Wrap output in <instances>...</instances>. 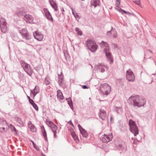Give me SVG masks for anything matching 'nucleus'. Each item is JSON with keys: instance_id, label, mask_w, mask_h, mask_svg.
I'll return each mask as SVG.
<instances>
[{"instance_id": "obj_37", "label": "nucleus", "mask_w": 156, "mask_h": 156, "mask_svg": "<svg viewBox=\"0 0 156 156\" xmlns=\"http://www.w3.org/2000/svg\"><path fill=\"white\" fill-rule=\"evenodd\" d=\"M112 47L113 48H117L118 47V45L117 44L114 43H112L111 44Z\"/></svg>"}, {"instance_id": "obj_6", "label": "nucleus", "mask_w": 156, "mask_h": 156, "mask_svg": "<svg viewBox=\"0 0 156 156\" xmlns=\"http://www.w3.org/2000/svg\"><path fill=\"white\" fill-rule=\"evenodd\" d=\"M130 127V131L135 136H136L138 134V129L136 125L135 122L130 119L129 122Z\"/></svg>"}, {"instance_id": "obj_45", "label": "nucleus", "mask_w": 156, "mask_h": 156, "mask_svg": "<svg viewBox=\"0 0 156 156\" xmlns=\"http://www.w3.org/2000/svg\"><path fill=\"white\" fill-rule=\"evenodd\" d=\"M71 135H72V137H73V138L74 136H76L75 133L74 131L72 132Z\"/></svg>"}, {"instance_id": "obj_20", "label": "nucleus", "mask_w": 156, "mask_h": 156, "mask_svg": "<svg viewBox=\"0 0 156 156\" xmlns=\"http://www.w3.org/2000/svg\"><path fill=\"white\" fill-rule=\"evenodd\" d=\"M49 2L51 7L54 9L55 11L58 10V6L57 4L53 0H49Z\"/></svg>"}, {"instance_id": "obj_46", "label": "nucleus", "mask_w": 156, "mask_h": 156, "mask_svg": "<svg viewBox=\"0 0 156 156\" xmlns=\"http://www.w3.org/2000/svg\"><path fill=\"white\" fill-rule=\"evenodd\" d=\"M74 16L77 19V18H78L79 19V15L77 13H76V14H75Z\"/></svg>"}, {"instance_id": "obj_38", "label": "nucleus", "mask_w": 156, "mask_h": 156, "mask_svg": "<svg viewBox=\"0 0 156 156\" xmlns=\"http://www.w3.org/2000/svg\"><path fill=\"white\" fill-rule=\"evenodd\" d=\"M78 127L79 129L80 130V132L81 131H82L83 130H84V129L81 126H80V124H78Z\"/></svg>"}, {"instance_id": "obj_10", "label": "nucleus", "mask_w": 156, "mask_h": 156, "mask_svg": "<svg viewBox=\"0 0 156 156\" xmlns=\"http://www.w3.org/2000/svg\"><path fill=\"white\" fill-rule=\"evenodd\" d=\"M107 66L102 63H99L97 66V70L101 73H104L105 70L108 69Z\"/></svg>"}, {"instance_id": "obj_4", "label": "nucleus", "mask_w": 156, "mask_h": 156, "mask_svg": "<svg viewBox=\"0 0 156 156\" xmlns=\"http://www.w3.org/2000/svg\"><path fill=\"white\" fill-rule=\"evenodd\" d=\"M86 44L87 49L92 52H95L97 49L98 46L93 40L88 39L86 41Z\"/></svg>"}, {"instance_id": "obj_13", "label": "nucleus", "mask_w": 156, "mask_h": 156, "mask_svg": "<svg viewBox=\"0 0 156 156\" xmlns=\"http://www.w3.org/2000/svg\"><path fill=\"white\" fill-rule=\"evenodd\" d=\"M34 38L38 41H41L43 38V35L38 32L36 31L35 33L33 34Z\"/></svg>"}, {"instance_id": "obj_51", "label": "nucleus", "mask_w": 156, "mask_h": 156, "mask_svg": "<svg viewBox=\"0 0 156 156\" xmlns=\"http://www.w3.org/2000/svg\"><path fill=\"white\" fill-rule=\"evenodd\" d=\"M35 91L36 92H37V93L39 92V90L38 87H37L36 90H35Z\"/></svg>"}, {"instance_id": "obj_43", "label": "nucleus", "mask_w": 156, "mask_h": 156, "mask_svg": "<svg viewBox=\"0 0 156 156\" xmlns=\"http://www.w3.org/2000/svg\"><path fill=\"white\" fill-rule=\"evenodd\" d=\"M70 8L72 10V14H73V15L74 16H75V14H76V13H75L74 12V9H73V8L72 7H71V6H70Z\"/></svg>"}, {"instance_id": "obj_41", "label": "nucleus", "mask_w": 156, "mask_h": 156, "mask_svg": "<svg viewBox=\"0 0 156 156\" xmlns=\"http://www.w3.org/2000/svg\"><path fill=\"white\" fill-rule=\"evenodd\" d=\"M134 2L138 6H140V1L139 0L134 1Z\"/></svg>"}, {"instance_id": "obj_61", "label": "nucleus", "mask_w": 156, "mask_h": 156, "mask_svg": "<svg viewBox=\"0 0 156 156\" xmlns=\"http://www.w3.org/2000/svg\"><path fill=\"white\" fill-rule=\"evenodd\" d=\"M62 10H63V11H64V9H62Z\"/></svg>"}, {"instance_id": "obj_18", "label": "nucleus", "mask_w": 156, "mask_h": 156, "mask_svg": "<svg viewBox=\"0 0 156 156\" xmlns=\"http://www.w3.org/2000/svg\"><path fill=\"white\" fill-rule=\"evenodd\" d=\"M49 126L51 129L52 131L53 132H56L58 128L57 126L53 122L51 121H49Z\"/></svg>"}, {"instance_id": "obj_8", "label": "nucleus", "mask_w": 156, "mask_h": 156, "mask_svg": "<svg viewBox=\"0 0 156 156\" xmlns=\"http://www.w3.org/2000/svg\"><path fill=\"white\" fill-rule=\"evenodd\" d=\"M126 78L129 81L133 82L135 80V76L133 72L129 69L126 72Z\"/></svg>"}, {"instance_id": "obj_40", "label": "nucleus", "mask_w": 156, "mask_h": 156, "mask_svg": "<svg viewBox=\"0 0 156 156\" xmlns=\"http://www.w3.org/2000/svg\"><path fill=\"white\" fill-rule=\"evenodd\" d=\"M76 141V142H78L79 141V140L77 136H74L73 138Z\"/></svg>"}, {"instance_id": "obj_28", "label": "nucleus", "mask_w": 156, "mask_h": 156, "mask_svg": "<svg viewBox=\"0 0 156 156\" xmlns=\"http://www.w3.org/2000/svg\"><path fill=\"white\" fill-rule=\"evenodd\" d=\"M15 119L16 122H18L20 125L21 126H23V123L22 122L21 119L19 117H16Z\"/></svg>"}, {"instance_id": "obj_23", "label": "nucleus", "mask_w": 156, "mask_h": 156, "mask_svg": "<svg viewBox=\"0 0 156 156\" xmlns=\"http://www.w3.org/2000/svg\"><path fill=\"white\" fill-rule=\"evenodd\" d=\"M66 100L67 101L68 104L70 108L73 110V102L72 100L70 97L66 98Z\"/></svg>"}, {"instance_id": "obj_16", "label": "nucleus", "mask_w": 156, "mask_h": 156, "mask_svg": "<svg viewBox=\"0 0 156 156\" xmlns=\"http://www.w3.org/2000/svg\"><path fill=\"white\" fill-rule=\"evenodd\" d=\"M99 117L102 120L105 119L106 116V113L105 111L103 109H100L98 113Z\"/></svg>"}, {"instance_id": "obj_25", "label": "nucleus", "mask_w": 156, "mask_h": 156, "mask_svg": "<svg viewBox=\"0 0 156 156\" xmlns=\"http://www.w3.org/2000/svg\"><path fill=\"white\" fill-rule=\"evenodd\" d=\"M9 128L11 129L12 132L14 133L15 135L17 134L18 131L14 126L10 124L9 125Z\"/></svg>"}, {"instance_id": "obj_44", "label": "nucleus", "mask_w": 156, "mask_h": 156, "mask_svg": "<svg viewBox=\"0 0 156 156\" xmlns=\"http://www.w3.org/2000/svg\"><path fill=\"white\" fill-rule=\"evenodd\" d=\"M117 108V109L116 110V111L117 112V113H120V112H121V109L119 108Z\"/></svg>"}, {"instance_id": "obj_22", "label": "nucleus", "mask_w": 156, "mask_h": 156, "mask_svg": "<svg viewBox=\"0 0 156 156\" xmlns=\"http://www.w3.org/2000/svg\"><path fill=\"white\" fill-rule=\"evenodd\" d=\"M100 2V0H91L90 2L91 5L96 7L99 5Z\"/></svg>"}, {"instance_id": "obj_29", "label": "nucleus", "mask_w": 156, "mask_h": 156, "mask_svg": "<svg viewBox=\"0 0 156 156\" xmlns=\"http://www.w3.org/2000/svg\"><path fill=\"white\" fill-rule=\"evenodd\" d=\"M80 133L82 135L83 137L86 138H87L88 136L87 133L85 129L83 130L82 131H81Z\"/></svg>"}, {"instance_id": "obj_35", "label": "nucleus", "mask_w": 156, "mask_h": 156, "mask_svg": "<svg viewBox=\"0 0 156 156\" xmlns=\"http://www.w3.org/2000/svg\"><path fill=\"white\" fill-rule=\"evenodd\" d=\"M63 52L66 59L67 58H69V56L68 55V54L66 51H63Z\"/></svg>"}, {"instance_id": "obj_64", "label": "nucleus", "mask_w": 156, "mask_h": 156, "mask_svg": "<svg viewBox=\"0 0 156 156\" xmlns=\"http://www.w3.org/2000/svg\"><path fill=\"white\" fill-rule=\"evenodd\" d=\"M73 48H74V47H73Z\"/></svg>"}, {"instance_id": "obj_31", "label": "nucleus", "mask_w": 156, "mask_h": 156, "mask_svg": "<svg viewBox=\"0 0 156 156\" xmlns=\"http://www.w3.org/2000/svg\"><path fill=\"white\" fill-rule=\"evenodd\" d=\"M27 30L24 29H23L20 31V34L22 37L23 35H24L26 33H27Z\"/></svg>"}, {"instance_id": "obj_9", "label": "nucleus", "mask_w": 156, "mask_h": 156, "mask_svg": "<svg viewBox=\"0 0 156 156\" xmlns=\"http://www.w3.org/2000/svg\"><path fill=\"white\" fill-rule=\"evenodd\" d=\"M112 134L106 135L104 134L101 137V140L104 143H107L111 141L112 138Z\"/></svg>"}, {"instance_id": "obj_54", "label": "nucleus", "mask_w": 156, "mask_h": 156, "mask_svg": "<svg viewBox=\"0 0 156 156\" xmlns=\"http://www.w3.org/2000/svg\"><path fill=\"white\" fill-rule=\"evenodd\" d=\"M31 141L32 143V144H33V146H36V144H35L34 143L32 140H31Z\"/></svg>"}, {"instance_id": "obj_39", "label": "nucleus", "mask_w": 156, "mask_h": 156, "mask_svg": "<svg viewBox=\"0 0 156 156\" xmlns=\"http://www.w3.org/2000/svg\"><path fill=\"white\" fill-rule=\"evenodd\" d=\"M120 0H116V6L119 7V6L120 4Z\"/></svg>"}, {"instance_id": "obj_34", "label": "nucleus", "mask_w": 156, "mask_h": 156, "mask_svg": "<svg viewBox=\"0 0 156 156\" xmlns=\"http://www.w3.org/2000/svg\"><path fill=\"white\" fill-rule=\"evenodd\" d=\"M33 107L34 108L35 110L36 111H38V108L37 105V104L35 103L32 105Z\"/></svg>"}, {"instance_id": "obj_36", "label": "nucleus", "mask_w": 156, "mask_h": 156, "mask_svg": "<svg viewBox=\"0 0 156 156\" xmlns=\"http://www.w3.org/2000/svg\"><path fill=\"white\" fill-rule=\"evenodd\" d=\"M30 92L31 93H32L34 95V98L36 95L37 94V92H36L35 91H33V90H31Z\"/></svg>"}, {"instance_id": "obj_47", "label": "nucleus", "mask_w": 156, "mask_h": 156, "mask_svg": "<svg viewBox=\"0 0 156 156\" xmlns=\"http://www.w3.org/2000/svg\"><path fill=\"white\" fill-rule=\"evenodd\" d=\"M43 150L45 151V152H47L48 150V147H43Z\"/></svg>"}, {"instance_id": "obj_33", "label": "nucleus", "mask_w": 156, "mask_h": 156, "mask_svg": "<svg viewBox=\"0 0 156 156\" xmlns=\"http://www.w3.org/2000/svg\"><path fill=\"white\" fill-rule=\"evenodd\" d=\"M50 83V80L48 78H45L44 80V84L47 86Z\"/></svg>"}, {"instance_id": "obj_24", "label": "nucleus", "mask_w": 156, "mask_h": 156, "mask_svg": "<svg viewBox=\"0 0 156 156\" xmlns=\"http://www.w3.org/2000/svg\"><path fill=\"white\" fill-rule=\"evenodd\" d=\"M41 129L42 131V133L43 134V136L45 140L46 141H48V139L47 137L46 132L43 126L42 127H41Z\"/></svg>"}, {"instance_id": "obj_52", "label": "nucleus", "mask_w": 156, "mask_h": 156, "mask_svg": "<svg viewBox=\"0 0 156 156\" xmlns=\"http://www.w3.org/2000/svg\"><path fill=\"white\" fill-rule=\"evenodd\" d=\"M19 76L20 77H22L23 76V74L22 73H20Z\"/></svg>"}, {"instance_id": "obj_58", "label": "nucleus", "mask_w": 156, "mask_h": 156, "mask_svg": "<svg viewBox=\"0 0 156 156\" xmlns=\"http://www.w3.org/2000/svg\"><path fill=\"white\" fill-rule=\"evenodd\" d=\"M148 51H149V52H150V53H152V51L150 50H148Z\"/></svg>"}, {"instance_id": "obj_55", "label": "nucleus", "mask_w": 156, "mask_h": 156, "mask_svg": "<svg viewBox=\"0 0 156 156\" xmlns=\"http://www.w3.org/2000/svg\"><path fill=\"white\" fill-rule=\"evenodd\" d=\"M37 88V87L36 86L32 90H33V91H35V90H36Z\"/></svg>"}, {"instance_id": "obj_53", "label": "nucleus", "mask_w": 156, "mask_h": 156, "mask_svg": "<svg viewBox=\"0 0 156 156\" xmlns=\"http://www.w3.org/2000/svg\"><path fill=\"white\" fill-rule=\"evenodd\" d=\"M34 148L36 149L37 151H39V147H34Z\"/></svg>"}, {"instance_id": "obj_26", "label": "nucleus", "mask_w": 156, "mask_h": 156, "mask_svg": "<svg viewBox=\"0 0 156 156\" xmlns=\"http://www.w3.org/2000/svg\"><path fill=\"white\" fill-rule=\"evenodd\" d=\"M22 37L26 40H29L31 39V35L30 34L27 32L24 35H23Z\"/></svg>"}, {"instance_id": "obj_3", "label": "nucleus", "mask_w": 156, "mask_h": 156, "mask_svg": "<svg viewBox=\"0 0 156 156\" xmlns=\"http://www.w3.org/2000/svg\"><path fill=\"white\" fill-rule=\"evenodd\" d=\"M20 63L25 71L28 75L31 76L33 71L30 65L25 62L23 60H21Z\"/></svg>"}, {"instance_id": "obj_57", "label": "nucleus", "mask_w": 156, "mask_h": 156, "mask_svg": "<svg viewBox=\"0 0 156 156\" xmlns=\"http://www.w3.org/2000/svg\"><path fill=\"white\" fill-rule=\"evenodd\" d=\"M100 148L104 149H105V147H99Z\"/></svg>"}, {"instance_id": "obj_12", "label": "nucleus", "mask_w": 156, "mask_h": 156, "mask_svg": "<svg viewBox=\"0 0 156 156\" xmlns=\"http://www.w3.org/2000/svg\"><path fill=\"white\" fill-rule=\"evenodd\" d=\"M44 11L45 13V16L47 19L49 21L53 22L54 20L52 17V16L47 9H44Z\"/></svg>"}, {"instance_id": "obj_30", "label": "nucleus", "mask_w": 156, "mask_h": 156, "mask_svg": "<svg viewBox=\"0 0 156 156\" xmlns=\"http://www.w3.org/2000/svg\"><path fill=\"white\" fill-rule=\"evenodd\" d=\"M75 30L78 35L82 36L83 35L82 31L79 28H76Z\"/></svg>"}, {"instance_id": "obj_14", "label": "nucleus", "mask_w": 156, "mask_h": 156, "mask_svg": "<svg viewBox=\"0 0 156 156\" xmlns=\"http://www.w3.org/2000/svg\"><path fill=\"white\" fill-rule=\"evenodd\" d=\"M113 27H112V29L111 30L108 31L107 32V34L108 35L109 33V37H113L114 38H116L117 36V33L116 31V30L114 29H112Z\"/></svg>"}, {"instance_id": "obj_32", "label": "nucleus", "mask_w": 156, "mask_h": 156, "mask_svg": "<svg viewBox=\"0 0 156 156\" xmlns=\"http://www.w3.org/2000/svg\"><path fill=\"white\" fill-rule=\"evenodd\" d=\"M30 130L32 132H36L37 130L36 128L32 124L30 127Z\"/></svg>"}, {"instance_id": "obj_42", "label": "nucleus", "mask_w": 156, "mask_h": 156, "mask_svg": "<svg viewBox=\"0 0 156 156\" xmlns=\"http://www.w3.org/2000/svg\"><path fill=\"white\" fill-rule=\"evenodd\" d=\"M29 103L32 105L33 104H34L35 102H34V101L32 99H31L30 100H29Z\"/></svg>"}, {"instance_id": "obj_49", "label": "nucleus", "mask_w": 156, "mask_h": 156, "mask_svg": "<svg viewBox=\"0 0 156 156\" xmlns=\"http://www.w3.org/2000/svg\"><path fill=\"white\" fill-rule=\"evenodd\" d=\"M68 123H69L70 125H72L73 126H74V125L73 124V123L72 122L71 120L69 121L68 122Z\"/></svg>"}, {"instance_id": "obj_17", "label": "nucleus", "mask_w": 156, "mask_h": 156, "mask_svg": "<svg viewBox=\"0 0 156 156\" xmlns=\"http://www.w3.org/2000/svg\"><path fill=\"white\" fill-rule=\"evenodd\" d=\"M114 149L118 151L119 153L125 152L126 150V147H114Z\"/></svg>"}, {"instance_id": "obj_27", "label": "nucleus", "mask_w": 156, "mask_h": 156, "mask_svg": "<svg viewBox=\"0 0 156 156\" xmlns=\"http://www.w3.org/2000/svg\"><path fill=\"white\" fill-rule=\"evenodd\" d=\"M117 9L119 10V11L122 14H124V13H126L127 14H128L129 15H131L132 14L128 12H127L125 11V10L121 9V8H120L119 7H118V9Z\"/></svg>"}, {"instance_id": "obj_2", "label": "nucleus", "mask_w": 156, "mask_h": 156, "mask_svg": "<svg viewBox=\"0 0 156 156\" xmlns=\"http://www.w3.org/2000/svg\"><path fill=\"white\" fill-rule=\"evenodd\" d=\"M102 45H104L105 48L104 49V52L105 53V55L107 57L108 60L110 61V63L111 64L113 62V59L111 53L109 51V48L108 44V43L102 41L101 43Z\"/></svg>"}, {"instance_id": "obj_11", "label": "nucleus", "mask_w": 156, "mask_h": 156, "mask_svg": "<svg viewBox=\"0 0 156 156\" xmlns=\"http://www.w3.org/2000/svg\"><path fill=\"white\" fill-rule=\"evenodd\" d=\"M23 19L27 23H31L33 21V18L32 16L28 14L25 15L23 17Z\"/></svg>"}, {"instance_id": "obj_50", "label": "nucleus", "mask_w": 156, "mask_h": 156, "mask_svg": "<svg viewBox=\"0 0 156 156\" xmlns=\"http://www.w3.org/2000/svg\"><path fill=\"white\" fill-rule=\"evenodd\" d=\"M53 133H54V137L55 138H57V137L56 135V132H53Z\"/></svg>"}, {"instance_id": "obj_62", "label": "nucleus", "mask_w": 156, "mask_h": 156, "mask_svg": "<svg viewBox=\"0 0 156 156\" xmlns=\"http://www.w3.org/2000/svg\"><path fill=\"white\" fill-rule=\"evenodd\" d=\"M155 75V74H153V75Z\"/></svg>"}, {"instance_id": "obj_19", "label": "nucleus", "mask_w": 156, "mask_h": 156, "mask_svg": "<svg viewBox=\"0 0 156 156\" xmlns=\"http://www.w3.org/2000/svg\"><path fill=\"white\" fill-rule=\"evenodd\" d=\"M58 83L59 84L60 86H62L63 85V83L64 76L62 73H61V75L58 74Z\"/></svg>"}, {"instance_id": "obj_1", "label": "nucleus", "mask_w": 156, "mask_h": 156, "mask_svg": "<svg viewBox=\"0 0 156 156\" xmlns=\"http://www.w3.org/2000/svg\"><path fill=\"white\" fill-rule=\"evenodd\" d=\"M130 105L134 107H140L144 106L146 104V100L143 97L139 95H133L127 100Z\"/></svg>"}, {"instance_id": "obj_48", "label": "nucleus", "mask_w": 156, "mask_h": 156, "mask_svg": "<svg viewBox=\"0 0 156 156\" xmlns=\"http://www.w3.org/2000/svg\"><path fill=\"white\" fill-rule=\"evenodd\" d=\"M82 88L83 89H86L88 88V87L87 86L84 85L82 86Z\"/></svg>"}, {"instance_id": "obj_7", "label": "nucleus", "mask_w": 156, "mask_h": 156, "mask_svg": "<svg viewBox=\"0 0 156 156\" xmlns=\"http://www.w3.org/2000/svg\"><path fill=\"white\" fill-rule=\"evenodd\" d=\"M0 27L1 30L3 33H6L8 30L5 20L3 18L0 19Z\"/></svg>"}, {"instance_id": "obj_63", "label": "nucleus", "mask_w": 156, "mask_h": 156, "mask_svg": "<svg viewBox=\"0 0 156 156\" xmlns=\"http://www.w3.org/2000/svg\"><path fill=\"white\" fill-rule=\"evenodd\" d=\"M10 146H11V147H12V146H12V145H10Z\"/></svg>"}, {"instance_id": "obj_15", "label": "nucleus", "mask_w": 156, "mask_h": 156, "mask_svg": "<svg viewBox=\"0 0 156 156\" xmlns=\"http://www.w3.org/2000/svg\"><path fill=\"white\" fill-rule=\"evenodd\" d=\"M16 14L19 16H24L25 15L24 9L22 8H18L16 12Z\"/></svg>"}, {"instance_id": "obj_59", "label": "nucleus", "mask_w": 156, "mask_h": 156, "mask_svg": "<svg viewBox=\"0 0 156 156\" xmlns=\"http://www.w3.org/2000/svg\"><path fill=\"white\" fill-rule=\"evenodd\" d=\"M2 128V129H3V130H5V127H3Z\"/></svg>"}, {"instance_id": "obj_56", "label": "nucleus", "mask_w": 156, "mask_h": 156, "mask_svg": "<svg viewBox=\"0 0 156 156\" xmlns=\"http://www.w3.org/2000/svg\"><path fill=\"white\" fill-rule=\"evenodd\" d=\"M27 98L28 99L29 101L31 99L30 97L28 95L27 96Z\"/></svg>"}, {"instance_id": "obj_60", "label": "nucleus", "mask_w": 156, "mask_h": 156, "mask_svg": "<svg viewBox=\"0 0 156 156\" xmlns=\"http://www.w3.org/2000/svg\"><path fill=\"white\" fill-rule=\"evenodd\" d=\"M42 155L43 156H46L45 155H44L43 154H42Z\"/></svg>"}, {"instance_id": "obj_21", "label": "nucleus", "mask_w": 156, "mask_h": 156, "mask_svg": "<svg viewBox=\"0 0 156 156\" xmlns=\"http://www.w3.org/2000/svg\"><path fill=\"white\" fill-rule=\"evenodd\" d=\"M57 92V98L61 101V100H62L64 98L63 94L60 90H58Z\"/></svg>"}, {"instance_id": "obj_5", "label": "nucleus", "mask_w": 156, "mask_h": 156, "mask_svg": "<svg viewBox=\"0 0 156 156\" xmlns=\"http://www.w3.org/2000/svg\"><path fill=\"white\" fill-rule=\"evenodd\" d=\"M100 91L103 95H108L111 90V87L107 83L101 84L100 87Z\"/></svg>"}]
</instances>
